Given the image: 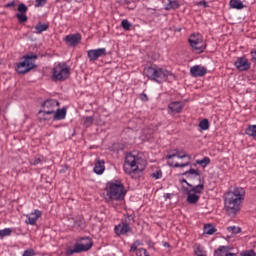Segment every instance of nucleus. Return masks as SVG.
I'll list each match as a JSON object with an SVG mask.
<instances>
[{"label": "nucleus", "mask_w": 256, "mask_h": 256, "mask_svg": "<svg viewBox=\"0 0 256 256\" xmlns=\"http://www.w3.org/2000/svg\"><path fill=\"white\" fill-rule=\"evenodd\" d=\"M186 175L187 179L191 181L192 184H188V187H184L183 191L187 195V203L189 205H195L199 203V199H201V193L205 191V178L201 176L199 170L190 169L183 173Z\"/></svg>", "instance_id": "1"}, {"label": "nucleus", "mask_w": 256, "mask_h": 256, "mask_svg": "<svg viewBox=\"0 0 256 256\" xmlns=\"http://www.w3.org/2000/svg\"><path fill=\"white\" fill-rule=\"evenodd\" d=\"M147 167V160L143 156V153L138 151H132L128 153L125 157L124 172L130 177H135V175H141Z\"/></svg>", "instance_id": "2"}, {"label": "nucleus", "mask_w": 256, "mask_h": 256, "mask_svg": "<svg viewBox=\"0 0 256 256\" xmlns=\"http://www.w3.org/2000/svg\"><path fill=\"white\" fill-rule=\"evenodd\" d=\"M245 201V189L241 187H235L229 189L224 194V205L226 211L237 215L238 211H241V204Z\"/></svg>", "instance_id": "3"}, {"label": "nucleus", "mask_w": 256, "mask_h": 256, "mask_svg": "<svg viewBox=\"0 0 256 256\" xmlns=\"http://www.w3.org/2000/svg\"><path fill=\"white\" fill-rule=\"evenodd\" d=\"M245 201V189L241 187H235L229 189L224 194V205L226 211L237 215L238 211H241V204Z\"/></svg>", "instance_id": "4"}, {"label": "nucleus", "mask_w": 256, "mask_h": 256, "mask_svg": "<svg viewBox=\"0 0 256 256\" xmlns=\"http://www.w3.org/2000/svg\"><path fill=\"white\" fill-rule=\"evenodd\" d=\"M105 193L109 201H123L125 195H127V190L123 182L120 180L110 181L106 183Z\"/></svg>", "instance_id": "5"}, {"label": "nucleus", "mask_w": 256, "mask_h": 256, "mask_svg": "<svg viewBox=\"0 0 256 256\" xmlns=\"http://www.w3.org/2000/svg\"><path fill=\"white\" fill-rule=\"evenodd\" d=\"M143 73L145 77L150 79V81H155V83H158L159 85H161V83H165V81L169 79V76L173 75L167 69L161 68L157 65L145 67Z\"/></svg>", "instance_id": "6"}, {"label": "nucleus", "mask_w": 256, "mask_h": 256, "mask_svg": "<svg viewBox=\"0 0 256 256\" xmlns=\"http://www.w3.org/2000/svg\"><path fill=\"white\" fill-rule=\"evenodd\" d=\"M93 247V240L89 237H81L76 239L75 244L66 248V255L72 256L89 251Z\"/></svg>", "instance_id": "7"}, {"label": "nucleus", "mask_w": 256, "mask_h": 256, "mask_svg": "<svg viewBox=\"0 0 256 256\" xmlns=\"http://www.w3.org/2000/svg\"><path fill=\"white\" fill-rule=\"evenodd\" d=\"M70 71L71 68H69L66 63L59 62L58 64H55L52 69L53 81H65L66 79H69Z\"/></svg>", "instance_id": "8"}, {"label": "nucleus", "mask_w": 256, "mask_h": 256, "mask_svg": "<svg viewBox=\"0 0 256 256\" xmlns=\"http://www.w3.org/2000/svg\"><path fill=\"white\" fill-rule=\"evenodd\" d=\"M32 59L33 60L37 59V55L31 54V55L24 56V61L17 64V68H16L17 73H19L20 75H25V73H29L31 69H34L35 64L31 62Z\"/></svg>", "instance_id": "9"}, {"label": "nucleus", "mask_w": 256, "mask_h": 256, "mask_svg": "<svg viewBox=\"0 0 256 256\" xmlns=\"http://www.w3.org/2000/svg\"><path fill=\"white\" fill-rule=\"evenodd\" d=\"M188 43L190 44V47L194 49V51H197V53H203L205 49H207V44H205L203 36L199 33L192 34L188 39Z\"/></svg>", "instance_id": "10"}, {"label": "nucleus", "mask_w": 256, "mask_h": 256, "mask_svg": "<svg viewBox=\"0 0 256 256\" xmlns=\"http://www.w3.org/2000/svg\"><path fill=\"white\" fill-rule=\"evenodd\" d=\"M41 107L46 114L53 115L55 111H57V109L59 108V101L55 99H48L42 103Z\"/></svg>", "instance_id": "11"}, {"label": "nucleus", "mask_w": 256, "mask_h": 256, "mask_svg": "<svg viewBox=\"0 0 256 256\" xmlns=\"http://www.w3.org/2000/svg\"><path fill=\"white\" fill-rule=\"evenodd\" d=\"M82 36L80 33L75 34H69L65 36L64 42L68 47H76V45H79L81 43Z\"/></svg>", "instance_id": "12"}, {"label": "nucleus", "mask_w": 256, "mask_h": 256, "mask_svg": "<svg viewBox=\"0 0 256 256\" xmlns=\"http://www.w3.org/2000/svg\"><path fill=\"white\" fill-rule=\"evenodd\" d=\"M87 55L90 61H97L99 57H105V55H107V49L98 48V49L88 50Z\"/></svg>", "instance_id": "13"}, {"label": "nucleus", "mask_w": 256, "mask_h": 256, "mask_svg": "<svg viewBox=\"0 0 256 256\" xmlns=\"http://www.w3.org/2000/svg\"><path fill=\"white\" fill-rule=\"evenodd\" d=\"M43 215V212L41 210L35 209L31 213L25 215V223L27 225H35L37 223V219H40V217Z\"/></svg>", "instance_id": "14"}, {"label": "nucleus", "mask_w": 256, "mask_h": 256, "mask_svg": "<svg viewBox=\"0 0 256 256\" xmlns=\"http://www.w3.org/2000/svg\"><path fill=\"white\" fill-rule=\"evenodd\" d=\"M234 65L238 71H248V69H251V63H249V60L245 57L237 58Z\"/></svg>", "instance_id": "15"}, {"label": "nucleus", "mask_w": 256, "mask_h": 256, "mask_svg": "<svg viewBox=\"0 0 256 256\" xmlns=\"http://www.w3.org/2000/svg\"><path fill=\"white\" fill-rule=\"evenodd\" d=\"M190 74L192 77H204V75H207V68L195 65L190 68Z\"/></svg>", "instance_id": "16"}, {"label": "nucleus", "mask_w": 256, "mask_h": 256, "mask_svg": "<svg viewBox=\"0 0 256 256\" xmlns=\"http://www.w3.org/2000/svg\"><path fill=\"white\" fill-rule=\"evenodd\" d=\"M183 111V102L174 101L168 105V113L179 114Z\"/></svg>", "instance_id": "17"}, {"label": "nucleus", "mask_w": 256, "mask_h": 256, "mask_svg": "<svg viewBox=\"0 0 256 256\" xmlns=\"http://www.w3.org/2000/svg\"><path fill=\"white\" fill-rule=\"evenodd\" d=\"M177 155H178V152L174 153V154H168L166 156V159L168 160L169 167H174V168L181 167V168H183V167H189V165H191V162H186V163L180 164V163H177V162L175 163V162L171 161L173 159V157H177Z\"/></svg>", "instance_id": "18"}, {"label": "nucleus", "mask_w": 256, "mask_h": 256, "mask_svg": "<svg viewBox=\"0 0 256 256\" xmlns=\"http://www.w3.org/2000/svg\"><path fill=\"white\" fill-rule=\"evenodd\" d=\"M93 171L96 175H103L105 173V160L97 158Z\"/></svg>", "instance_id": "19"}, {"label": "nucleus", "mask_w": 256, "mask_h": 256, "mask_svg": "<svg viewBox=\"0 0 256 256\" xmlns=\"http://www.w3.org/2000/svg\"><path fill=\"white\" fill-rule=\"evenodd\" d=\"M52 115L54 121H63L67 117V108H57Z\"/></svg>", "instance_id": "20"}, {"label": "nucleus", "mask_w": 256, "mask_h": 256, "mask_svg": "<svg viewBox=\"0 0 256 256\" xmlns=\"http://www.w3.org/2000/svg\"><path fill=\"white\" fill-rule=\"evenodd\" d=\"M130 226L128 225H116L114 226V233L119 236V235H126L128 232H130Z\"/></svg>", "instance_id": "21"}, {"label": "nucleus", "mask_w": 256, "mask_h": 256, "mask_svg": "<svg viewBox=\"0 0 256 256\" xmlns=\"http://www.w3.org/2000/svg\"><path fill=\"white\" fill-rule=\"evenodd\" d=\"M230 9H236L241 11V9H245V4L241 0H230L229 1Z\"/></svg>", "instance_id": "22"}, {"label": "nucleus", "mask_w": 256, "mask_h": 256, "mask_svg": "<svg viewBox=\"0 0 256 256\" xmlns=\"http://www.w3.org/2000/svg\"><path fill=\"white\" fill-rule=\"evenodd\" d=\"M135 223V215L124 214L122 218V225H133Z\"/></svg>", "instance_id": "23"}, {"label": "nucleus", "mask_w": 256, "mask_h": 256, "mask_svg": "<svg viewBox=\"0 0 256 256\" xmlns=\"http://www.w3.org/2000/svg\"><path fill=\"white\" fill-rule=\"evenodd\" d=\"M234 253H229V247L221 246L215 250V256H228Z\"/></svg>", "instance_id": "24"}, {"label": "nucleus", "mask_w": 256, "mask_h": 256, "mask_svg": "<svg viewBox=\"0 0 256 256\" xmlns=\"http://www.w3.org/2000/svg\"><path fill=\"white\" fill-rule=\"evenodd\" d=\"M47 29H49V24L38 23L35 26L34 33L36 35H41V33H43L44 31H47Z\"/></svg>", "instance_id": "25"}, {"label": "nucleus", "mask_w": 256, "mask_h": 256, "mask_svg": "<svg viewBox=\"0 0 256 256\" xmlns=\"http://www.w3.org/2000/svg\"><path fill=\"white\" fill-rule=\"evenodd\" d=\"M179 7H181V5L177 0H169V3L166 4L165 9L166 11H171V9H179Z\"/></svg>", "instance_id": "26"}, {"label": "nucleus", "mask_w": 256, "mask_h": 256, "mask_svg": "<svg viewBox=\"0 0 256 256\" xmlns=\"http://www.w3.org/2000/svg\"><path fill=\"white\" fill-rule=\"evenodd\" d=\"M245 133L246 135H249V137L256 139V125H250L248 128H246Z\"/></svg>", "instance_id": "27"}, {"label": "nucleus", "mask_w": 256, "mask_h": 256, "mask_svg": "<svg viewBox=\"0 0 256 256\" xmlns=\"http://www.w3.org/2000/svg\"><path fill=\"white\" fill-rule=\"evenodd\" d=\"M203 231H204V234H206V235H213L216 233L217 230L212 225H206V226H204Z\"/></svg>", "instance_id": "28"}, {"label": "nucleus", "mask_w": 256, "mask_h": 256, "mask_svg": "<svg viewBox=\"0 0 256 256\" xmlns=\"http://www.w3.org/2000/svg\"><path fill=\"white\" fill-rule=\"evenodd\" d=\"M50 115H52V114L45 113V110H40L38 112V117H39L40 121H49V119H51Z\"/></svg>", "instance_id": "29"}, {"label": "nucleus", "mask_w": 256, "mask_h": 256, "mask_svg": "<svg viewBox=\"0 0 256 256\" xmlns=\"http://www.w3.org/2000/svg\"><path fill=\"white\" fill-rule=\"evenodd\" d=\"M13 232V229L11 228H5L0 230V240L4 239L5 237H8Z\"/></svg>", "instance_id": "30"}, {"label": "nucleus", "mask_w": 256, "mask_h": 256, "mask_svg": "<svg viewBox=\"0 0 256 256\" xmlns=\"http://www.w3.org/2000/svg\"><path fill=\"white\" fill-rule=\"evenodd\" d=\"M194 251L196 256H206V251L200 245H196Z\"/></svg>", "instance_id": "31"}, {"label": "nucleus", "mask_w": 256, "mask_h": 256, "mask_svg": "<svg viewBox=\"0 0 256 256\" xmlns=\"http://www.w3.org/2000/svg\"><path fill=\"white\" fill-rule=\"evenodd\" d=\"M197 165H201V167H207L209 163H211V159L209 157H204L202 160L196 161Z\"/></svg>", "instance_id": "32"}, {"label": "nucleus", "mask_w": 256, "mask_h": 256, "mask_svg": "<svg viewBox=\"0 0 256 256\" xmlns=\"http://www.w3.org/2000/svg\"><path fill=\"white\" fill-rule=\"evenodd\" d=\"M199 127L202 131H207V129H209V120L203 119L202 121H200Z\"/></svg>", "instance_id": "33"}, {"label": "nucleus", "mask_w": 256, "mask_h": 256, "mask_svg": "<svg viewBox=\"0 0 256 256\" xmlns=\"http://www.w3.org/2000/svg\"><path fill=\"white\" fill-rule=\"evenodd\" d=\"M122 28L124 31H130L131 30V22H129V20L125 19V20H122Z\"/></svg>", "instance_id": "34"}, {"label": "nucleus", "mask_w": 256, "mask_h": 256, "mask_svg": "<svg viewBox=\"0 0 256 256\" xmlns=\"http://www.w3.org/2000/svg\"><path fill=\"white\" fill-rule=\"evenodd\" d=\"M18 11H19L18 14H25L27 13V11H29V8L24 3H21L18 5Z\"/></svg>", "instance_id": "35"}, {"label": "nucleus", "mask_w": 256, "mask_h": 256, "mask_svg": "<svg viewBox=\"0 0 256 256\" xmlns=\"http://www.w3.org/2000/svg\"><path fill=\"white\" fill-rule=\"evenodd\" d=\"M93 116H87L84 118V126L86 127H91V125H93Z\"/></svg>", "instance_id": "36"}, {"label": "nucleus", "mask_w": 256, "mask_h": 256, "mask_svg": "<svg viewBox=\"0 0 256 256\" xmlns=\"http://www.w3.org/2000/svg\"><path fill=\"white\" fill-rule=\"evenodd\" d=\"M16 17L19 21V23H27L29 17H27L25 14H16Z\"/></svg>", "instance_id": "37"}, {"label": "nucleus", "mask_w": 256, "mask_h": 256, "mask_svg": "<svg viewBox=\"0 0 256 256\" xmlns=\"http://www.w3.org/2000/svg\"><path fill=\"white\" fill-rule=\"evenodd\" d=\"M152 179H161V177H163V171L156 170L155 172H153L151 175Z\"/></svg>", "instance_id": "38"}, {"label": "nucleus", "mask_w": 256, "mask_h": 256, "mask_svg": "<svg viewBox=\"0 0 256 256\" xmlns=\"http://www.w3.org/2000/svg\"><path fill=\"white\" fill-rule=\"evenodd\" d=\"M228 232H231L233 234H239L241 233V228H239L238 226H230L227 228Z\"/></svg>", "instance_id": "39"}, {"label": "nucleus", "mask_w": 256, "mask_h": 256, "mask_svg": "<svg viewBox=\"0 0 256 256\" xmlns=\"http://www.w3.org/2000/svg\"><path fill=\"white\" fill-rule=\"evenodd\" d=\"M140 245H141V243L139 240L134 242L133 245H131L130 253H134V252L138 251L139 249H137V247H139Z\"/></svg>", "instance_id": "40"}, {"label": "nucleus", "mask_w": 256, "mask_h": 256, "mask_svg": "<svg viewBox=\"0 0 256 256\" xmlns=\"http://www.w3.org/2000/svg\"><path fill=\"white\" fill-rule=\"evenodd\" d=\"M22 256H36V251L34 249H27L23 252Z\"/></svg>", "instance_id": "41"}, {"label": "nucleus", "mask_w": 256, "mask_h": 256, "mask_svg": "<svg viewBox=\"0 0 256 256\" xmlns=\"http://www.w3.org/2000/svg\"><path fill=\"white\" fill-rule=\"evenodd\" d=\"M136 255L137 256H149L147 253V249H143V248H140L139 250H137Z\"/></svg>", "instance_id": "42"}, {"label": "nucleus", "mask_w": 256, "mask_h": 256, "mask_svg": "<svg viewBox=\"0 0 256 256\" xmlns=\"http://www.w3.org/2000/svg\"><path fill=\"white\" fill-rule=\"evenodd\" d=\"M30 165H39L41 163V158L35 157L34 159L29 160Z\"/></svg>", "instance_id": "43"}, {"label": "nucleus", "mask_w": 256, "mask_h": 256, "mask_svg": "<svg viewBox=\"0 0 256 256\" xmlns=\"http://www.w3.org/2000/svg\"><path fill=\"white\" fill-rule=\"evenodd\" d=\"M46 4H47V0H36L35 7H45Z\"/></svg>", "instance_id": "44"}, {"label": "nucleus", "mask_w": 256, "mask_h": 256, "mask_svg": "<svg viewBox=\"0 0 256 256\" xmlns=\"http://www.w3.org/2000/svg\"><path fill=\"white\" fill-rule=\"evenodd\" d=\"M240 256H256V252L253 250L240 253Z\"/></svg>", "instance_id": "45"}, {"label": "nucleus", "mask_w": 256, "mask_h": 256, "mask_svg": "<svg viewBox=\"0 0 256 256\" xmlns=\"http://www.w3.org/2000/svg\"><path fill=\"white\" fill-rule=\"evenodd\" d=\"M198 7H204L205 9H207V7H209V3L205 0H202L200 2L197 3Z\"/></svg>", "instance_id": "46"}, {"label": "nucleus", "mask_w": 256, "mask_h": 256, "mask_svg": "<svg viewBox=\"0 0 256 256\" xmlns=\"http://www.w3.org/2000/svg\"><path fill=\"white\" fill-rule=\"evenodd\" d=\"M177 158L178 159H185V158L191 159V156H189L185 153L178 152Z\"/></svg>", "instance_id": "47"}, {"label": "nucleus", "mask_w": 256, "mask_h": 256, "mask_svg": "<svg viewBox=\"0 0 256 256\" xmlns=\"http://www.w3.org/2000/svg\"><path fill=\"white\" fill-rule=\"evenodd\" d=\"M74 223L75 225H83V216H77V220Z\"/></svg>", "instance_id": "48"}, {"label": "nucleus", "mask_w": 256, "mask_h": 256, "mask_svg": "<svg viewBox=\"0 0 256 256\" xmlns=\"http://www.w3.org/2000/svg\"><path fill=\"white\" fill-rule=\"evenodd\" d=\"M250 55L252 57V61H254V63H256V49L255 50H252L250 52Z\"/></svg>", "instance_id": "49"}, {"label": "nucleus", "mask_w": 256, "mask_h": 256, "mask_svg": "<svg viewBox=\"0 0 256 256\" xmlns=\"http://www.w3.org/2000/svg\"><path fill=\"white\" fill-rule=\"evenodd\" d=\"M140 99L141 101H149V97L145 93L141 94Z\"/></svg>", "instance_id": "50"}, {"label": "nucleus", "mask_w": 256, "mask_h": 256, "mask_svg": "<svg viewBox=\"0 0 256 256\" xmlns=\"http://www.w3.org/2000/svg\"><path fill=\"white\" fill-rule=\"evenodd\" d=\"M5 7H15V1L8 2L7 4H5Z\"/></svg>", "instance_id": "51"}, {"label": "nucleus", "mask_w": 256, "mask_h": 256, "mask_svg": "<svg viewBox=\"0 0 256 256\" xmlns=\"http://www.w3.org/2000/svg\"><path fill=\"white\" fill-rule=\"evenodd\" d=\"M181 183H186V185H188V186L191 185V183L187 182V180H185V179H182Z\"/></svg>", "instance_id": "52"}, {"label": "nucleus", "mask_w": 256, "mask_h": 256, "mask_svg": "<svg viewBox=\"0 0 256 256\" xmlns=\"http://www.w3.org/2000/svg\"><path fill=\"white\" fill-rule=\"evenodd\" d=\"M225 256H237V255L234 253V254H228V255H225Z\"/></svg>", "instance_id": "53"}, {"label": "nucleus", "mask_w": 256, "mask_h": 256, "mask_svg": "<svg viewBox=\"0 0 256 256\" xmlns=\"http://www.w3.org/2000/svg\"><path fill=\"white\" fill-rule=\"evenodd\" d=\"M164 247H169V243H164Z\"/></svg>", "instance_id": "54"}, {"label": "nucleus", "mask_w": 256, "mask_h": 256, "mask_svg": "<svg viewBox=\"0 0 256 256\" xmlns=\"http://www.w3.org/2000/svg\"><path fill=\"white\" fill-rule=\"evenodd\" d=\"M206 225H211V223H207Z\"/></svg>", "instance_id": "55"}]
</instances>
